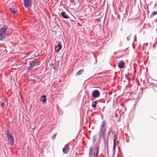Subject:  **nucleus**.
I'll return each instance as SVG.
<instances>
[{"label":"nucleus","mask_w":157,"mask_h":157,"mask_svg":"<svg viewBox=\"0 0 157 157\" xmlns=\"http://www.w3.org/2000/svg\"><path fill=\"white\" fill-rule=\"evenodd\" d=\"M124 62L121 61L118 64V67L120 68H123V67H124Z\"/></svg>","instance_id":"13"},{"label":"nucleus","mask_w":157,"mask_h":157,"mask_svg":"<svg viewBox=\"0 0 157 157\" xmlns=\"http://www.w3.org/2000/svg\"><path fill=\"white\" fill-rule=\"evenodd\" d=\"M69 147H68L65 145V147L63 148V153L65 154H67L69 151Z\"/></svg>","instance_id":"8"},{"label":"nucleus","mask_w":157,"mask_h":157,"mask_svg":"<svg viewBox=\"0 0 157 157\" xmlns=\"http://www.w3.org/2000/svg\"><path fill=\"white\" fill-rule=\"evenodd\" d=\"M6 136L11 135L9 130H8L6 132Z\"/></svg>","instance_id":"18"},{"label":"nucleus","mask_w":157,"mask_h":157,"mask_svg":"<svg viewBox=\"0 0 157 157\" xmlns=\"http://www.w3.org/2000/svg\"><path fill=\"white\" fill-rule=\"evenodd\" d=\"M61 15L65 19H68L69 18V17L68 15H67L65 12H63L61 13Z\"/></svg>","instance_id":"10"},{"label":"nucleus","mask_w":157,"mask_h":157,"mask_svg":"<svg viewBox=\"0 0 157 157\" xmlns=\"http://www.w3.org/2000/svg\"><path fill=\"white\" fill-rule=\"evenodd\" d=\"M110 132H111V131H110L109 132H108V135H109V134H110Z\"/></svg>","instance_id":"23"},{"label":"nucleus","mask_w":157,"mask_h":157,"mask_svg":"<svg viewBox=\"0 0 157 157\" xmlns=\"http://www.w3.org/2000/svg\"><path fill=\"white\" fill-rule=\"evenodd\" d=\"M10 10L11 13L13 14H16L17 12V10L15 9L14 8H10Z\"/></svg>","instance_id":"12"},{"label":"nucleus","mask_w":157,"mask_h":157,"mask_svg":"<svg viewBox=\"0 0 157 157\" xmlns=\"http://www.w3.org/2000/svg\"><path fill=\"white\" fill-rule=\"evenodd\" d=\"M5 105V103H1V107H3Z\"/></svg>","instance_id":"21"},{"label":"nucleus","mask_w":157,"mask_h":157,"mask_svg":"<svg viewBox=\"0 0 157 157\" xmlns=\"http://www.w3.org/2000/svg\"><path fill=\"white\" fill-rule=\"evenodd\" d=\"M96 140V139L95 136H94L93 138V141L94 142Z\"/></svg>","instance_id":"20"},{"label":"nucleus","mask_w":157,"mask_h":157,"mask_svg":"<svg viewBox=\"0 0 157 157\" xmlns=\"http://www.w3.org/2000/svg\"><path fill=\"white\" fill-rule=\"evenodd\" d=\"M99 146H98L94 148V157H98L99 153Z\"/></svg>","instance_id":"4"},{"label":"nucleus","mask_w":157,"mask_h":157,"mask_svg":"<svg viewBox=\"0 0 157 157\" xmlns=\"http://www.w3.org/2000/svg\"><path fill=\"white\" fill-rule=\"evenodd\" d=\"M83 72V71L82 69L79 70L78 72L76 73V75H79L82 74Z\"/></svg>","instance_id":"17"},{"label":"nucleus","mask_w":157,"mask_h":157,"mask_svg":"<svg viewBox=\"0 0 157 157\" xmlns=\"http://www.w3.org/2000/svg\"><path fill=\"white\" fill-rule=\"evenodd\" d=\"M106 125V122L105 121H102L100 127V129L99 133V136L104 138L106 133V128L105 127Z\"/></svg>","instance_id":"1"},{"label":"nucleus","mask_w":157,"mask_h":157,"mask_svg":"<svg viewBox=\"0 0 157 157\" xmlns=\"http://www.w3.org/2000/svg\"><path fill=\"white\" fill-rule=\"evenodd\" d=\"M24 4L26 7L30 6L31 5V1L30 0H25L24 1Z\"/></svg>","instance_id":"7"},{"label":"nucleus","mask_w":157,"mask_h":157,"mask_svg":"<svg viewBox=\"0 0 157 157\" xmlns=\"http://www.w3.org/2000/svg\"><path fill=\"white\" fill-rule=\"evenodd\" d=\"M36 63V62L35 60H33L30 62L29 65L31 67H33L35 66Z\"/></svg>","instance_id":"11"},{"label":"nucleus","mask_w":157,"mask_h":157,"mask_svg":"<svg viewBox=\"0 0 157 157\" xmlns=\"http://www.w3.org/2000/svg\"><path fill=\"white\" fill-rule=\"evenodd\" d=\"M117 140V136L114 135V139L113 140V150H114L116 147V141Z\"/></svg>","instance_id":"9"},{"label":"nucleus","mask_w":157,"mask_h":157,"mask_svg":"<svg viewBox=\"0 0 157 157\" xmlns=\"http://www.w3.org/2000/svg\"><path fill=\"white\" fill-rule=\"evenodd\" d=\"M56 136V134H54L53 135V139H55Z\"/></svg>","instance_id":"22"},{"label":"nucleus","mask_w":157,"mask_h":157,"mask_svg":"<svg viewBox=\"0 0 157 157\" xmlns=\"http://www.w3.org/2000/svg\"><path fill=\"white\" fill-rule=\"evenodd\" d=\"M7 28V26L2 27L0 29V41L2 40L6 36V30Z\"/></svg>","instance_id":"2"},{"label":"nucleus","mask_w":157,"mask_h":157,"mask_svg":"<svg viewBox=\"0 0 157 157\" xmlns=\"http://www.w3.org/2000/svg\"><path fill=\"white\" fill-rule=\"evenodd\" d=\"M8 140L11 143V145L13 146L14 145V139L12 135H11L7 136Z\"/></svg>","instance_id":"5"},{"label":"nucleus","mask_w":157,"mask_h":157,"mask_svg":"<svg viewBox=\"0 0 157 157\" xmlns=\"http://www.w3.org/2000/svg\"><path fill=\"white\" fill-rule=\"evenodd\" d=\"M156 14H157V11H156L152 13V14L151 15V17L152 15V16L155 15Z\"/></svg>","instance_id":"19"},{"label":"nucleus","mask_w":157,"mask_h":157,"mask_svg":"<svg viewBox=\"0 0 157 157\" xmlns=\"http://www.w3.org/2000/svg\"><path fill=\"white\" fill-rule=\"evenodd\" d=\"M97 103V101H95L92 102V106L93 107L95 108L96 106V104Z\"/></svg>","instance_id":"16"},{"label":"nucleus","mask_w":157,"mask_h":157,"mask_svg":"<svg viewBox=\"0 0 157 157\" xmlns=\"http://www.w3.org/2000/svg\"><path fill=\"white\" fill-rule=\"evenodd\" d=\"M93 150V147H90V149H89V157H90L92 155Z\"/></svg>","instance_id":"14"},{"label":"nucleus","mask_w":157,"mask_h":157,"mask_svg":"<svg viewBox=\"0 0 157 157\" xmlns=\"http://www.w3.org/2000/svg\"><path fill=\"white\" fill-rule=\"evenodd\" d=\"M46 96L45 95H43L41 96L42 99H41V101L43 102H44L46 101Z\"/></svg>","instance_id":"15"},{"label":"nucleus","mask_w":157,"mask_h":157,"mask_svg":"<svg viewBox=\"0 0 157 157\" xmlns=\"http://www.w3.org/2000/svg\"><path fill=\"white\" fill-rule=\"evenodd\" d=\"M100 96V93L97 90H93L92 92V96L94 98H98Z\"/></svg>","instance_id":"3"},{"label":"nucleus","mask_w":157,"mask_h":157,"mask_svg":"<svg viewBox=\"0 0 157 157\" xmlns=\"http://www.w3.org/2000/svg\"><path fill=\"white\" fill-rule=\"evenodd\" d=\"M62 48V45L60 43H59L57 46L55 47V49L56 52H59Z\"/></svg>","instance_id":"6"}]
</instances>
